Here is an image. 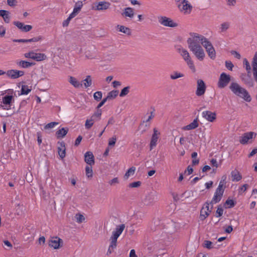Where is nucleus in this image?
<instances>
[{"label": "nucleus", "instance_id": "6ab92c4d", "mask_svg": "<svg viewBox=\"0 0 257 257\" xmlns=\"http://www.w3.org/2000/svg\"><path fill=\"white\" fill-rule=\"evenodd\" d=\"M84 161L89 166H92L94 164V157L91 152H86L84 154Z\"/></svg>", "mask_w": 257, "mask_h": 257}, {"label": "nucleus", "instance_id": "5701e85b", "mask_svg": "<svg viewBox=\"0 0 257 257\" xmlns=\"http://www.w3.org/2000/svg\"><path fill=\"white\" fill-rule=\"evenodd\" d=\"M47 56L43 53H35L32 52L31 59L37 61H41L46 59Z\"/></svg>", "mask_w": 257, "mask_h": 257}, {"label": "nucleus", "instance_id": "052dcab7", "mask_svg": "<svg viewBox=\"0 0 257 257\" xmlns=\"http://www.w3.org/2000/svg\"><path fill=\"white\" fill-rule=\"evenodd\" d=\"M8 5L10 7H14L17 5L16 0H7Z\"/></svg>", "mask_w": 257, "mask_h": 257}, {"label": "nucleus", "instance_id": "603ef678", "mask_svg": "<svg viewBox=\"0 0 257 257\" xmlns=\"http://www.w3.org/2000/svg\"><path fill=\"white\" fill-rule=\"evenodd\" d=\"M233 66H234V65L231 61H225V67H226V68L228 70L231 71L232 70Z\"/></svg>", "mask_w": 257, "mask_h": 257}, {"label": "nucleus", "instance_id": "f3484780", "mask_svg": "<svg viewBox=\"0 0 257 257\" xmlns=\"http://www.w3.org/2000/svg\"><path fill=\"white\" fill-rule=\"evenodd\" d=\"M62 240L58 237H53L49 240V245L54 249H58L60 247V243Z\"/></svg>", "mask_w": 257, "mask_h": 257}, {"label": "nucleus", "instance_id": "39448f33", "mask_svg": "<svg viewBox=\"0 0 257 257\" xmlns=\"http://www.w3.org/2000/svg\"><path fill=\"white\" fill-rule=\"evenodd\" d=\"M224 191V189L223 188V184L221 182H220L218 187L215 191L211 203L212 204H216L219 202L222 198Z\"/></svg>", "mask_w": 257, "mask_h": 257}, {"label": "nucleus", "instance_id": "c9c22d12", "mask_svg": "<svg viewBox=\"0 0 257 257\" xmlns=\"http://www.w3.org/2000/svg\"><path fill=\"white\" fill-rule=\"evenodd\" d=\"M31 91V89L29 87L26 85H23L22 86L21 95H27Z\"/></svg>", "mask_w": 257, "mask_h": 257}, {"label": "nucleus", "instance_id": "5fc2aeb1", "mask_svg": "<svg viewBox=\"0 0 257 257\" xmlns=\"http://www.w3.org/2000/svg\"><path fill=\"white\" fill-rule=\"evenodd\" d=\"M212 242L209 240H205L204 242V247L208 248L211 249L213 247L212 245Z\"/></svg>", "mask_w": 257, "mask_h": 257}, {"label": "nucleus", "instance_id": "37998d69", "mask_svg": "<svg viewBox=\"0 0 257 257\" xmlns=\"http://www.w3.org/2000/svg\"><path fill=\"white\" fill-rule=\"evenodd\" d=\"M102 96L101 91H96L93 94L94 99L96 101H99Z\"/></svg>", "mask_w": 257, "mask_h": 257}, {"label": "nucleus", "instance_id": "393cba45", "mask_svg": "<svg viewBox=\"0 0 257 257\" xmlns=\"http://www.w3.org/2000/svg\"><path fill=\"white\" fill-rule=\"evenodd\" d=\"M231 180L233 182H238L242 179V176L236 170L232 171L231 172Z\"/></svg>", "mask_w": 257, "mask_h": 257}, {"label": "nucleus", "instance_id": "49530a36", "mask_svg": "<svg viewBox=\"0 0 257 257\" xmlns=\"http://www.w3.org/2000/svg\"><path fill=\"white\" fill-rule=\"evenodd\" d=\"M75 218H76V221L78 223H81L85 219V218H84V216L83 215H82V214H76Z\"/></svg>", "mask_w": 257, "mask_h": 257}, {"label": "nucleus", "instance_id": "6e6552de", "mask_svg": "<svg viewBox=\"0 0 257 257\" xmlns=\"http://www.w3.org/2000/svg\"><path fill=\"white\" fill-rule=\"evenodd\" d=\"M230 81V76L229 75L224 72L221 73L217 83V86L220 89L226 87Z\"/></svg>", "mask_w": 257, "mask_h": 257}, {"label": "nucleus", "instance_id": "774afa93", "mask_svg": "<svg viewBox=\"0 0 257 257\" xmlns=\"http://www.w3.org/2000/svg\"><path fill=\"white\" fill-rule=\"evenodd\" d=\"M130 257H138V256L136 254L135 250L133 249H131L130 252Z\"/></svg>", "mask_w": 257, "mask_h": 257}, {"label": "nucleus", "instance_id": "2f4dec72", "mask_svg": "<svg viewBox=\"0 0 257 257\" xmlns=\"http://www.w3.org/2000/svg\"><path fill=\"white\" fill-rule=\"evenodd\" d=\"M136 170V168L135 167H132L130 168H129L126 173H125L124 175V179L126 180L130 176H132L134 175L135 171Z\"/></svg>", "mask_w": 257, "mask_h": 257}, {"label": "nucleus", "instance_id": "e2e57ef3", "mask_svg": "<svg viewBox=\"0 0 257 257\" xmlns=\"http://www.w3.org/2000/svg\"><path fill=\"white\" fill-rule=\"evenodd\" d=\"M118 179L117 177L114 178L108 182L110 185H113L114 184L118 183Z\"/></svg>", "mask_w": 257, "mask_h": 257}, {"label": "nucleus", "instance_id": "4c0bfd02", "mask_svg": "<svg viewBox=\"0 0 257 257\" xmlns=\"http://www.w3.org/2000/svg\"><path fill=\"white\" fill-rule=\"evenodd\" d=\"M91 166L87 165L85 167L86 175L87 178H91L93 176V171Z\"/></svg>", "mask_w": 257, "mask_h": 257}, {"label": "nucleus", "instance_id": "9b49d317", "mask_svg": "<svg viewBox=\"0 0 257 257\" xmlns=\"http://www.w3.org/2000/svg\"><path fill=\"white\" fill-rule=\"evenodd\" d=\"M24 75V72L16 69L9 70L6 72L7 76L11 79H15Z\"/></svg>", "mask_w": 257, "mask_h": 257}, {"label": "nucleus", "instance_id": "3c124183", "mask_svg": "<svg viewBox=\"0 0 257 257\" xmlns=\"http://www.w3.org/2000/svg\"><path fill=\"white\" fill-rule=\"evenodd\" d=\"M73 18H74V17L70 14L67 19L63 22V26L64 27H67L70 21Z\"/></svg>", "mask_w": 257, "mask_h": 257}, {"label": "nucleus", "instance_id": "338daca9", "mask_svg": "<svg viewBox=\"0 0 257 257\" xmlns=\"http://www.w3.org/2000/svg\"><path fill=\"white\" fill-rule=\"evenodd\" d=\"M82 137L81 136H79L76 139L75 141V145L78 146L80 144L81 141H82Z\"/></svg>", "mask_w": 257, "mask_h": 257}, {"label": "nucleus", "instance_id": "a18cd8bd", "mask_svg": "<svg viewBox=\"0 0 257 257\" xmlns=\"http://www.w3.org/2000/svg\"><path fill=\"white\" fill-rule=\"evenodd\" d=\"M58 124V122H51L50 123H48L45 126L44 128L45 129H50L54 128L55 126Z\"/></svg>", "mask_w": 257, "mask_h": 257}, {"label": "nucleus", "instance_id": "c85d7f7f", "mask_svg": "<svg viewBox=\"0 0 257 257\" xmlns=\"http://www.w3.org/2000/svg\"><path fill=\"white\" fill-rule=\"evenodd\" d=\"M134 14V10L131 7H127L125 8L122 13V16H124L125 17H129L130 18H133Z\"/></svg>", "mask_w": 257, "mask_h": 257}, {"label": "nucleus", "instance_id": "a19ab883", "mask_svg": "<svg viewBox=\"0 0 257 257\" xmlns=\"http://www.w3.org/2000/svg\"><path fill=\"white\" fill-rule=\"evenodd\" d=\"M252 69L253 72H257V52L255 53L252 60Z\"/></svg>", "mask_w": 257, "mask_h": 257}, {"label": "nucleus", "instance_id": "4468645a", "mask_svg": "<svg viewBox=\"0 0 257 257\" xmlns=\"http://www.w3.org/2000/svg\"><path fill=\"white\" fill-rule=\"evenodd\" d=\"M210 212L211 210L209 209V204L208 203H206L200 210L199 216L200 220H204L209 216Z\"/></svg>", "mask_w": 257, "mask_h": 257}, {"label": "nucleus", "instance_id": "20e7f679", "mask_svg": "<svg viewBox=\"0 0 257 257\" xmlns=\"http://www.w3.org/2000/svg\"><path fill=\"white\" fill-rule=\"evenodd\" d=\"M158 200V193L155 191L148 193L143 199V203L146 206L153 205Z\"/></svg>", "mask_w": 257, "mask_h": 257}, {"label": "nucleus", "instance_id": "58836bf2", "mask_svg": "<svg viewBox=\"0 0 257 257\" xmlns=\"http://www.w3.org/2000/svg\"><path fill=\"white\" fill-rule=\"evenodd\" d=\"M94 120L91 117L90 119H86L85 123V128L87 130L90 129L94 124Z\"/></svg>", "mask_w": 257, "mask_h": 257}, {"label": "nucleus", "instance_id": "c756f323", "mask_svg": "<svg viewBox=\"0 0 257 257\" xmlns=\"http://www.w3.org/2000/svg\"><path fill=\"white\" fill-rule=\"evenodd\" d=\"M68 132V128L67 127H62L61 128L58 130L56 133V135L57 138H63L64 137Z\"/></svg>", "mask_w": 257, "mask_h": 257}, {"label": "nucleus", "instance_id": "412c9836", "mask_svg": "<svg viewBox=\"0 0 257 257\" xmlns=\"http://www.w3.org/2000/svg\"><path fill=\"white\" fill-rule=\"evenodd\" d=\"M83 5L82 1H78L75 3L73 11L70 14L75 17L80 12Z\"/></svg>", "mask_w": 257, "mask_h": 257}, {"label": "nucleus", "instance_id": "f257e3e1", "mask_svg": "<svg viewBox=\"0 0 257 257\" xmlns=\"http://www.w3.org/2000/svg\"><path fill=\"white\" fill-rule=\"evenodd\" d=\"M187 42L189 49L199 61H203L205 57L204 51L200 44L202 45L206 51L213 47L207 38L195 33L190 34V37Z\"/></svg>", "mask_w": 257, "mask_h": 257}, {"label": "nucleus", "instance_id": "bf43d9fd", "mask_svg": "<svg viewBox=\"0 0 257 257\" xmlns=\"http://www.w3.org/2000/svg\"><path fill=\"white\" fill-rule=\"evenodd\" d=\"M230 53L232 55H233V56L235 58H237L238 59H239L240 58V57H241V56H240V54L238 52H237V51H236L232 50V51H230Z\"/></svg>", "mask_w": 257, "mask_h": 257}, {"label": "nucleus", "instance_id": "b1692460", "mask_svg": "<svg viewBox=\"0 0 257 257\" xmlns=\"http://www.w3.org/2000/svg\"><path fill=\"white\" fill-rule=\"evenodd\" d=\"M69 82L75 88H78L82 86V84L76 78L73 76L69 77Z\"/></svg>", "mask_w": 257, "mask_h": 257}, {"label": "nucleus", "instance_id": "8fccbe9b", "mask_svg": "<svg viewBox=\"0 0 257 257\" xmlns=\"http://www.w3.org/2000/svg\"><path fill=\"white\" fill-rule=\"evenodd\" d=\"M141 185V182L140 181H136L133 183H131L129 184L128 186L130 188H138L140 187Z\"/></svg>", "mask_w": 257, "mask_h": 257}, {"label": "nucleus", "instance_id": "bb28decb", "mask_svg": "<svg viewBox=\"0 0 257 257\" xmlns=\"http://www.w3.org/2000/svg\"><path fill=\"white\" fill-rule=\"evenodd\" d=\"M199 125V124L198 123V118H195L193 121L191 122L190 124L185 126L183 127V130H194L196 128H197Z\"/></svg>", "mask_w": 257, "mask_h": 257}, {"label": "nucleus", "instance_id": "ddd939ff", "mask_svg": "<svg viewBox=\"0 0 257 257\" xmlns=\"http://www.w3.org/2000/svg\"><path fill=\"white\" fill-rule=\"evenodd\" d=\"M202 116L209 122H213L216 118V114L209 110H205L202 112Z\"/></svg>", "mask_w": 257, "mask_h": 257}, {"label": "nucleus", "instance_id": "473e14b6", "mask_svg": "<svg viewBox=\"0 0 257 257\" xmlns=\"http://www.w3.org/2000/svg\"><path fill=\"white\" fill-rule=\"evenodd\" d=\"M184 76V74L183 73L177 71L173 72L170 75V78L172 80H175Z\"/></svg>", "mask_w": 257, "mask_h": 257}, {"label": "nucleus", "instance_id": "f8f14e48", "mask_svg": "<svg viewBox=\"0 0 257 257\" xmlns=\"http://www.w3.org/2000/svg\"><path fill=\"white\" fill-rule=\"evenodd\" d=\"M160 132L156 128L153 130V134L152 136L150 143V150H153L157 145L159 136Z\"/></svg>", "mask_w": 257, "mask_h": 257}, {"label": "nucleus", "instance_id": "72a5a7b5", "mask_svg": "<svg viewBox=\"0 0 257 257\" xmlns=\"http://www.w3.org/2000/svg\"><path fill=\"white\" fill-rule=\"evenodd\" d=\"M118 90H112L108 93L106 97V99L108 100L113 99L118 95Z\"/></svg>", "mask_w": 257, "mask_h": 257}, {"label": "nucleus", "instance_id": "4d7b16f0", "mask_svg": "<svg viewBox=\"0 0 257 257\" xmlns=\"http://www.w3.org/2000/svg\"><path fill=\"white\" fill-rule=\"evenodd\" d=\"M223 209L222 208H218L216 211V217H219L222 215Z\"/></svg>", "mask_w": 257, "mask_h": 257}, {"label": "nucleus", "instance_id": "423d86ee", "mask_svg": "<svg viewBox=\"0 0 257 257\" xmlns=\"http://www.w3.org/2000/svg\"><path fill=\"white\" fill-rule=\"evenodd\" d=\"M257 134L253 132H248L242 135L239 138V143L242 145H246L251 143V140L255 139Z\"/></svg>", "mask_w": 257, "mask_h": 257}, {"label": "nucleus", "instance_id": "de8ad7c7", "mask_svg": "<svg viewBox=\"0 0 257 257\" xmlns=\"http://www.w3.org/2000/svg\"><path fill=\"white\" fill-rule=\"evenodd\" d=\"M229 27V23L225 22V23H222L221 25V27H220L221 31V32L225 31L226 30H227L228 29Z\"/></svg>", "mask_w": 257, "mask_h": 257}, {"label": "nucleus", "instance_id": "f03ea898", "mask_svg": "<svg viewBox=\"0 0 257 257\" xmlns=\"http://www.w3.org/2000/svg\"><path fill=\"white\" fill-rule=\"evenodd\" d=\"M229 88L234 94L241 98L246 102L251 101V97L248 92L238 83L236 82L231 83Z\"/></svg>", "mask_w": 257, "mask_h": 257}, {"label": "nucleus", "instance_id": "f704fd0d", "mask_svg": "<svg viewBox=\"0 0 257 257\" xmlns=\"http://www.w3.org/2000/svg\"><path fill=\"white\" fill-rule=\"evenodd\" d=\"M207 53L209 58L212 60H214L216 58V54L215 49L213 47L207 50Z\"/></svg>", "mask_w": 257, "mask_h": 257}, {"label": "nucleus", "instance_id": "864d4df0", "mask_svg": "<svg viewBox=\"0 0 257 257\" xmlns=\"http://www.w3.org/2000/svg\"><path fill=\"white\" fill-rule=\"evenodd\" d=\"M247 187V184H244L242 186L240 187L238 189V193L239 194L243 193L246 191Z\"/></svg>", "mask_w": 257, "mask_h": 257}, {"label": "nucleus", "instance_id": "680f3d73", "mask_svg": "<svg viewBox=\"0 0 257 257\" xmlns=\"http://www.w3.org/2000/svg\"><path fill=\"white\" fill-rule=\"evenodd\" d=\"M6 28L3 26H0V36L3 37L5 36L6 34Z\"/></svg>", "mask_w": 257, "mask_h": 257}, {"label": "nucleus", "instance_id": "aec40b11", "mask_svg": "<svg viewBox=\"0 0 257 257\" xmlns=\"http://www.w3.org/2000/svg\"><path fill=\"white\" fill-rule=\"evenodd\" d=\"M110 4L105 1L99 2L95 4V10L98 11L105 10L109 8Z\"/></svg>", "mask_w": 257, "mask_h": 257}, {"label": "nucleus", "instance_id": "ea45409f", "mask_svg": "<svg viewBox=\"0 0 257 257\" xmlns=\"http://www.w3.org/2000/svg\"><path fill=\"white\" fill-rule=\"evenodd\" d=\"M83 81H84V86L85 88H87L91 86L92 84V80L90 75H87Z\"/></svg>", "mask_w": 257, "mask_h": 257}, {"label": "nucleus", "instance_id": "7c9ffc66", "mask_svg": "<svg viewBox=\"0 0 257 257\" xmlns=\"http://www.w3.org/2000/svg\"><path fill=\"white\" fill-rule=\"evenodd\" d=\"M184 60L186 62L189 68L191 70V71L193 72H195L196 68L194 64V62L192 60L190 55Z\"/></svg>", "mask_w": 257, "mask_h": 257}, {"label": "nucleus", "instance_id": "c03bdc74", "mask_svg": "<svg viewBox=\"0 0 257 257\" xmlns=\"http://www.w3.org/2000/svg\"><path fill=\"white\" fill-rule=\"evenodd\" d=\"M110 243L109 247L110 248H112V249L115 248L116 247V242L117 239L115 238L114 239L113 238L110 237Z\"/></svg>", "mask_w": 257, "mask_h": 257}, {"label": "nucleus", "instance_id": "0eeeda50", "mask_svg": "<svg viewBox=\"0 0 257 257\" xmlns=\"http://www.w3.org/2000/svg\"><path fill=\"white\" fill-rule=\"evenodd\" d=\"M179 10L184 14H189L191 13L192 6L187 0H179L178 4Z\"/></svg>", "mask_w": 257, "mask_h": 257}, {"label": "nucleus", "instance_id": "13d9d810", "mask_svg": "<svg viewBox=\"0 0 257 257\" xmlns=\"http://www.w3.org/2000/svg\"><path fill=\"white\" fill-rule=\"evenodd\" d=\"M116 141L115 137H112L109 139L108 145L110 146H113L115 145Z\"/></svg>", "mask_w": 257, "mask_h": 257}, {"label": "nucleus", "instance_id": "a211bd4d", "mask_svg": "<svg viewBox=\"0 0 257 257\" xmlns=\"http://www.w3.org/2000/svg\"><path fill=\"white\" fill-rule=\"evenodd\" d=\"M125 228V225L124 224H121L116 226L115 229L112 231V235L111 237L113 238L114 239H116L118 238L120 235L122 233Z\"/></svg>", "mask_w": 257, "mask_h": 257}, {"label": "nucleus", "instance_id": "4be33fe9", "mask_svg": "<svg viewBox=\"0 0 257 257\" xmlns=\"http://www.w3.org/2000/svg\"><path fill=\"white\" fill-rule=\"evenodd\" d=\"M59 147H58V152L60 157L63 159L66 155L65 144L64 142L59 143Z\"/></svg>", "mask_w": 257, "mask_h": 257}, {"label": "nucleus", "instance_id": "69168bd1", "mask_svg": "<svg viewBox=\"0 0 257 257\" xmlns=\"http://www.w3.org/2000/svg\"><path fill=\"white\" fill-rule=\"evenodd\" d=\"M37 141L39 145H40L42 142V140L41 139V132L37 133Z\"/></svg>", "mask_w": 257, "mask_h": 257}, {"label": "nucleus", "instance_id": "0e129e2a", "mask_svg": "<svg viewBox=\"0 0 257 257\" xmlns=\"http://www.w3.org/2000/svg\"><path fill=\"white\" fill-rule=\"evenodd\" d=\"M102 112L101 110H97L96 112H95L93 115L92 116V118H93V117H97L100 118Z\"/></svg>", "mask_w": 257, "mask_h": 257}, {"label": "nucleus", "instance_id": "6e6d98bb", "mask_svg": "<svg viewBox=\"0 0 257 257\" xmlns=\"http://www.w3.org/2000/svg\"><path fill=\"white\" fill-rule=\"evenodd\" d=\"M225 204L228 205V208H231L234 206V202L233 200L227 199L225 202Z\"/></svg>", "mask_w": 257, "mask_h": 257}, {"label": "nucleus", "instance_id": "a878e982", "mask_svg": "<svg viewBox=\"0 0 257 257\" xmlns=\"http://www.w3.org/2000/svg\"><path fill=\"white\" fill-rule=\"evenodd\" d=\"M16 64L20 67L22 68H28L31 66L33 65L34 64L31 62H29L28 61H24V60H17L16 62Z\"/></svg>", "mask_w": 257, "mask_h": 257}, {"label": "nucleus", "instance_id": "79ce46f5", "mask_svg": "<svg viewBox=\"0 0 257 257\" xmlns=\"http://www.w3.org/2000/svg\"><path fill=\"white\" fill-rule=\"evenodd\" d=\"M129 90H130L129 86L125 87L121 90V91L119 94V96L123 97V96H125L126 95H127L128 93Z\"/></svg>", "mask_w": 257, "mask_h": 257}, {"label": "nucleus", "instance_id": "e433bc0d", "mask_svg": "<svg viewBox=\"0 0 257 257\" xmlns=\"http://www.w3.org/2000/svg\"><path fill=\"white\" fill-rule=\"evenodd\" d=\"M117 27L119 32L126 34L127 35H130L131 34V31L129 28L123 26L119 25H118Z\"/></svg>", "mask_w": 257, "mask_h": 257}, {"label": "nucleus", "instance_id": "cd10ccee", "mask_svg": "<svg viewBox=\"0 0 257 257\" xmlns=\"http://www.w3.org/2000/svg\"><path fill=\"white\" fill-rule=\"evenodd\" d=\"M177 51L182 56L183 60H185L186 58H187L190 56V54L188 52V51L186 49L182 47L181 46H179L178 47H177Z\"/></svg>", "mask_w": 257, "mask_h": 257}, {"label": "nucleus", "instance_id": "09e8293b", "mask_svg": "<svg viewBox=\"0 0 257 257\" xmlns=\"http://www.w3.org/2000/svg\"><path fill=\"white\" fill-rule=\"evenodd\" d=\"M243 65H244V67L245 68V69L249 72L250 70H251V67L249 64V63L247 61L246 59H244L243 60Z\"/></svg>", "mask_w": 257, "mask_h": 257}, {"label": "nucleus", "instance_id": "9d476101", "mask_svg": "<svg viewBox=\"0 0 257 257\" xmlns=\"http://www.w3.org/2000/svg\"><path fill=\"white\" fill-rule=\"evenodd\" d=\"M206 86L204 81L201 79L197 80V87L195 91V94L197 96L200 97L203 96L206 91Z\"/></svg>", "mask_w": 257, "mask_h": 257}, {"label": "nucleus", "instance_id": "7ed1b4c3", "mask_svg": "<svg viewBox=\"0 0 257 257\" xmlns=\"http://www.w3.org/2000/svg\"><path fill=\"white\" fill-rule=\"evenodd\" d=\"M174 232L173 223L172 222L166 228H164L161 235V240L164 241L167 245V242H170L173 239V233Z\"/></svg>", "mask_w": 257, "mask_h": 257}, {"label": "nucleus", "instance_id": "1a4fd4ad", "mask_svg": "<svg viewBox=\"0 0 257 257\" xmlns=\"http://www.w3.org/2000/svg\"><path fill=\"white\" fill-rule=\"evenodd\" d=\"M158 22L160 24L165 27L174 28L178 26L177 23L173 21L171 18L166 16L159 17Z\"/></svg>", "mask_w": 257, "mask_h": 257}, {"label": "nucleus", "instance_id": "2eb2a0df", "mask_svg": "<svg viewBox=\"0 0 257 257\" xmlns=\"http://www.w3.org/2000/svg\"><path fill=\"white\" fill-rule=\"evenodd\" d=\"M13 99V96L9 95H6L3 97L2 103L4 104L3 107L4 109L9 110L11 108Z\"/></svg>", "mask_w": 257, "mask_h": 257}, {"label": "nucleus", "instance_id": "dca6fc26", "mask_svg": "<svg viewBox=\"0 0 257 257\" xmlns=\"http://www.w3.org/2000/svg\"><path fill=\"white\" fill-rule=\"evenodd\" d=\"M13 24L19 29L23 32H28L31 30L32 29V26L31 25H25L23 23L19 21H15L14 22Z\"/></svg>", "mask_w": 257, "mask_h": 257}]
</instances>
